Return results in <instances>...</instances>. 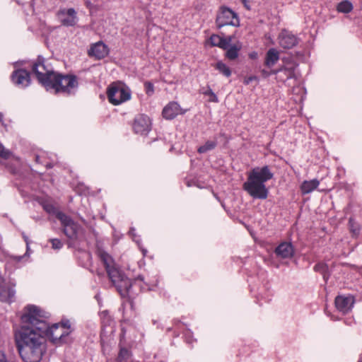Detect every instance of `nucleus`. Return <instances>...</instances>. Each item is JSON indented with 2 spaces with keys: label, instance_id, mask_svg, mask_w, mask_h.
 Listing matches in <instances>:
<instances>
[{
  "label": "nucleus",
  "instance_id": "obj_31",
  "mask_svg": "<svg viewBox=\"0 0 362 362\" xmlns=\"http://www.w3.org/2000/svg\"><path fill=\"white\" fill-rule=\"evenodd\" d=\"M144 86H145L146 94L148 95H153V93L154 92L153 85L151 82H146L144 83Z\"/></svg>",
  "mask_w": 362,
  "mask_h": 362
},
{
  "label": "nucleus",
  "instance_id": "obj_34",
  "mask_svg": "<svg viewBox=\"0 0 362 362\" xmlns=\"http://www.w3.org/2000/svg\"><path fill=\"white\" fill-rule=\"evenodd\" d=\"M10 156V152L6 150L1 144H0V156L4 158H8Z\"/></svg>",
  "mask_w": 362,
  "mask_h": 362
},
{
  "label": "nucleus",
  "instance_id": "obj_35",
  "mask_svg": "<svg viewBox=\"0 0 362 362\" xmlns=\"http://www.w3.org/2000/svg\"><path fill=\"white\" fill-rule=\"evenodd\" d=\"M287 78H292L294 76V72L293 69H282Z\"/></svg>",
  "mask_w": 362,
  "mask_h": 362
},
{
  "label": "nucleus",
  "instance_id": "obj_32",
  "mask_svg": "<svg viewBox=\"0 0 362 362\" xmlns=\"http://www.w3.org/2000/svg\"><path fill=\"white\" fill-rule=\"evenodd\" d=\"M52 243V247L54 250H59L62 248L63 244L59 239H52L50 240Z\"/></svg>",
  "mask_w": 362,
  "mask_h": 362
},
{
  "label": "nucleus",
  "instance_id": "obj_40",
  "mask_svg": "<svg viewBox=\"0 0 362 362\" xmlns=\"http://www.w3.org/2000/svg\"><path fill=\"white\" fill-rule=\"evenodd\" d=\"M44 208H45V209L47 211H48V212H49V213H50L51 211H52V210H53V207H52V206H49V205L45 206H44Z\"/></svg>",
  "mask_w": 362,
  "mask_h": 362
},
{
  "label": "nucleus",
  "instance_id": "obj_36",
  "mask_svg": "<svg viewBox=\"0 0 362 362\" xmlns=\"http://www.w3.org/2000/svg\"><path fill=\"white\" fill-rule=\"evenodd\" d=\"M257 76H250L245 77L243 82L245 84L248 85L252 81H257Z\"/></svg>",
  "mask_w": 362,
  "mask_h": 362
},
{
  "label": "nucleus",
  "instance_id": "obj_19",
  "mask_svg": "<svg viewBox=\"0 0 362 362\" xmlns=\"http://www.w3.org/2000/svg\"><path fill=\"white\" fill-rule=\"evenodd\" d=\"M275 253L277 257L282 259L291 258L293 255L294 250L291 243L284 242L276 248Z\"/></svg>",
  "mask_w": 362,
  "mask_h": 362
},
{
  "label": "nucleus",
  "instance_id": "obj_20",
  "mask_svg": "<svg viewBox=\"0 0 362 362\" xmlns=\"http://www.w3.org/2000/svg\"><path fill=\"white\" fill-rule=\"evenodd\" d=\"M15 284L7 285L0 290V300L5 303H11L14 300L16 291Z\"/></svg>",
  "mask_w": 362,
  "mask_h": 362
},
{
  "label": "nucleus",
  "instance_id": "obj_14",
  "mask_svg": "<svg viewBox=\"0 0 362 362\" xmlns=\"http://www.w3.org/2000/svg\"><path fill=\"white\" fill-rule=\"evenodd\" d=\"M58 16L65 26H74L77 21L76 12L74 8L62 9L59 11Z\"/></svg>",
  "mask_w": 362,
  "mask_h": 362
},
{
  "label": "nucleus",
  "instance_id": "obj_3",
  "mask_svg": "<svg viewBox=\"0 0 362 362\" xmlns=\"http://www.w3.org/2000/svg\"><path fill=\"white\" fill-rule=\"evenodd\" d=\"M50 81L47 83L46 89L55 93L71 95L74 93L78 86L77 76L73 74H62L56 72L49 76Z\"/></svg>",
  "mask_w": 362,
  "mask_h": 362
},
{
  "label": "nucleus",
  "instance_id": "obj_12",
  "mask_svg": "<svg viewBox=\"0 0 362 362\" xmlns=\"http://www.w3.org/2000/svg\"><path fill=\"white\" fill-rule=\"evenodd\" d=\"M335 307L338 311L343 314L349 313L354 303L352 296H338L335 298Z\"/></svg>",
  "mask_w": 362,
  "mask_h": 362
},
{
  "label": "nucleus",
  "instance_id": "obj_41",
  "mask_svg": "<svg viewBox=\"0 0 362 362\" xmlns=\"http://www.w3.org/2000/svg\"><path fill=\"white\" fill-rule=\"evenodd\" d=\"M10 257H11V259H13L16 260V261H18H18H20V260L21 259V258H22V257H21V256H19V257L11 256Z\"/></svg>",
  "mask_w": 362,
  "mask_h": 362
},
{
  "label": "nucleus",
  "instance_id": "obj_9",
  "mask_svg": "<svg viewBox=\"0 0 362 362\" xmlns=\"http://www.w3.org/2000/svg\"><path fill=\"white\" fill-rule=\"evenodd\" d=\"M32 69L35 74L39 82L45 88H46L47 83L51 81L49 76L56 73L48 70L44 64V60L42 59H38L37 62L33 64Z\"/></svg>",
  "mask_w": 362,
  "mask_h": 362
},
{
  "label": "nucleus",
  "instance_id": "obj_13",
  "mask_svg": "<svg viewBox=\"0 0 362 362\" xmlns=\"http://www.w3.org/2000/svg\"><path fill=\"white\" fill-rule=\"evenodd\" d=\"M12 82L21 88L27 87L30 82V73L25 69H18L11 74Z\"/></svg>",
  "mask_w": 362,
  "mask_h": 362
},
{
  "label": "nucleus",
  "instance_id": "obj_2",
  "mask_svg": "<svg viewBox=\"0 0 362 362\" xmlns=\"http://www.w3.org/2000/svg\"><path fill=\"white\" fill-rule=\"evenodd\" d=\"M272 177L273 173L268 166L255 168L247 173V179L243 188L253 199H265L269 194L265 182Z\"/></svg>",
  "mask_w": 362,
  "mask_h": 362
},
{
  "label": "nucleus",
  "instance_id": "obj_30",
  "mask_svg": "<svg viewBox=\"0 0 362 362\" xmlns=\"http://www.w3.org/2000/svg\"><path fill=\"white\" fill-rule=\"evenodd\" d=\"M204 94L205 95H207L209 96V101L210 102H214V103H217L218 100V98L217 96L216 95V94L212 91L211 89H208L207 90H206Z\"/></svg>",
  "mask_w": 362,
  "mask_h": 362
},
{
  "label": "nucleus",
  "instance_id": "obj_29",
  "mask_svg": "<svg viewBox=\"0 0 362 362\" xmlns=\"http://www.w3.org/2000/svg\"><path fill=\"white\" fill-rule=\"evenodd\" d=\"M349 228L351 232L354 235H356L358 234L360 228L358 225L354 221L353 219L350 218L349 220Z\"/></svg>",
  "mask_w": 362,
  "mask_h": 362
},
{
  "label": "nucleus",
  "instance_id": "obj_33",
  "mask_svg": "<svg viewBox=\"0 0 362 362\" xmlns=\"http://www.w3.org/2000/svg\"><path fill=\"white\" fill-rule=\"evenodd\" d=\"M327 266L322 263L317 264L315 266V270L317 272H320L322 274H325V272L327 271Z\"/></svg>",
  "mask_w": 362,
  "mask_h": 362
},
{
  "label": "nucleus",
  "instance_id": "obj_22",
  "mask_svg": "<svg viewBox=\"0 0 362 362\" xmlns=\"http://www.w3.org/2000/svg\"><path fill=\"white\" fill-rule=\"evenodd\" d=\"M279 59V52L275 49H270L266 54L264 64L268 67H272L278 62Z\"/></svg>",
  "mask_w": 362,
  "mask_h": 362
},
{
  "label": "nucleus",
  "instance_id": "obj_15",
  "mask_svg": "<svg viewBox=\"0 0 362 362\" xmlns=\"http://www.w3.org/2000/svg\"><path fill=\"white\" fill-rule=\"evenodd\" d=\"M185 112L180 105L176 102H170L166 105L162 112L163 116L166 119H173L179 115Z\"/></svg>",
  "mask_w": 362,
  "mask_h": 362
},
{
  "label": "nucleus",
  "instance_id": "obj_17",
  "mask_svg": "<svg viewBox=\"0 0 362 362\" xmlns=\"http://www.w3.org/2000/svg\"><path fill=\"white\" fill-rule=\"evenodd\" d=\"M108 52L107 47L103 42H98L91 46L88 51V55L97 59H100L105 57Z\"/></svg>",
  "mask_w": 362,
  "mask_h": 362
},
{
  "label": "nucleus",
  "instance_id": "obj_1",
  "mask_svg": "<svg viewBox=\"0 0 362 362\" xmlns=\"http://www.w3.org/2000/svg\"><path fill=\"white\" fill-rule=\"evenodd\" d=\"M45 332L22 325L15 332L18 352L25 362H39L44 351L42 335Z\"/></svg>",
  "mask_w": 362,
  "mask_h": 362
},
{
  "label": "nucleus",
  "instance_id": "obj_39",
  "mask_svg": "<svg viewBox=\"0 0 362 362\" xmlns=\"http://www.w3.org/2000/svg\"><path fill=\"white\" fill-rule=\"evenodd\" d=\"M249 57L250 58L255 59L257 57V53L256 52H252L249 54Z\"/></svg>",
  "mask_w": 362,
  "mask_h": 362
},
{
  "label": "nucleus",
  "instance_id": "obj_11",
  "mask_svg": "<svg viewBox=\"0 0 362 362\" xmlns=\"http://www.w3.org/2000/svg\"><path fill=\"white\" fill-rule=\"evenodd\" d=\"M151 119L144 114L138 115L134 119L133 129L136 134L144 135L151 129Z\"/></svg>",
  "mask_w": 362,
  "mask_h": 362
},
{
  "label": "nucleus",
  "instance_id": "obj_26",
  "mask_svg": "<svg viewBox=\"0 0 362 362\" xmlns=\"http://www.w3.org/2000/svg\"><path fill=\"white\" fill-rule=\"evenodd\" d=\"M216 146V142L215 141H207L204 145L199 146L197 151L199 153H205L213 150Z\"/></svg>",
  "mask_w": 362,
  "mask_h": 362
},
{
  "label": "nucleus",
  "instance_id": "obj_42",
  "mask_svg": "<svg viewBox=\"0 0 362 362\" xmlns=\"http://www.w3.org/2000/svg\"><path fill=\"white\" fill-rule=\"evenodd\" d=\"M358 362H362V361H358Z\"/></svg>",
  "mask_w": 362,
  "mask_h": 362
},
{
  "label": "nucleus",
  "instance_id": "obj_25",
  "mask_svg": "<svg viewBox=\"0 0 362 362\" xmlns=\"http://www.w3.org/2000/svg\"><path fill=\"white\" fill-rule=\"evenodd\" d=\"M353 9L352 4L348 1H343L337 5V11L341 13H348Z\"/></svg>",
  "mask_w": 362,
  "mask_h": 362
},
{
  "label": "nucleus",
  "instance_id": "obj_38",
  "mask_svg": "<svg viewBox=\"0 0 362 362\" xmlns=\"http://www.w3.org/2000/svg\"><path fill=\"white\" fill-rule=\"evenodd\" d=\"M0 362H6V356L4 353L0 351Z\"/></svg>",
  "mask_w": 362,
  "mask_h": 362
},
{
  "label": "nucleus",
  "instance_id": "obj_5",
  "mask_svg": "<svg viewBox=\"0 0 362 362\" xmlns=\"http://www.w3.org/2000/svg\"><path fill=\"white\" fill-rule=\"evenodd\" d=\"M107 95L110 103L117 105L131 98V90L122 82H115L108 87Z\"/></svg>",
  "mask_w": 362,
  "mask_h": 362
},
{
  "label": "nucleus",
  "instance_id": "obj_18",
  "mask_svg": "<svg viewBox=\"0 0 362 362\" xmlns=\"http://www.w3.org/2000/svg\"><path fill=\"white\" fill-rule=\"evenodd\" d=\"M279 43L282 47L290 49L297 44V39L291 33L284 30L279 34Z\"/></svg>",
  "mask_w": 362,
  "mask_h": 362
},
{
  "label": "nucleus",
  "instance_id": "obj_4",
  "mask_svg": "<svg viewBox=\"0 0 362 362\" xmlns=\"http://www.w3.org/2000/svg\"><path fill=\"white\" fill-rule=\"evenodd\" d=\"M48 317V313L36 305H28L23 309L21 321L23 325H28L35 327L39 331L45 332L47 330L46 320Z\"/></svg>",
  "mask_w": 362,
  "mask_h": 362
},
{
  "label": "nucleus",
  "instance_id": "obj_21",
  "mask_svg": "<svg viewBox=\"0 0 362 362\" xmlns=\"http://www.w3.org/2000/svg\"><path fill=\"white\" fill-rule=\"evenodd\" d=\"M232 36L222 37L218 35H212L209 39V42L213 46H217L222 49H227L228 45L231 42Z\"/></svg>",
  "mask_w": 362,
  "mask_h": 362
},
{
  "label": "nucleus",
  "instance_id": "obj_6",
  "mask_svg": "<svg viewBox=\"0 0 362 362\" xmlns=\"http://www.w3.org/2000/svg\"><path fill=\"white\" fill-rule=\"evenodd\" d=\"M70 325L66 324H54L51 327L47 325L46 334L53 344H60L66 342V338L71 333Z\"/></svg>",
  "mask_w": 362,
  "mask_h": 362
},
{
  "label": "nucleus",
  "instance_id": "obj_23",
  "mask_svg": "<svg viewBox=\"0 0 362 362\" xmlns=\"http://www.w3.org/2000/svg\"><path fill=\"white\" fill-rule=\"evenodd\" d=\"M320 182L317 179H314L312 180H305L304 181L300 186V189L303 194H309L312 192L313 190L317 189Z\"/></svg>",
  "mask_w": 362,
  "mask_h": 362
},
{
  "label": "nucleus",
  "instance_id": "obj_37",
  "mask_svg": "<svg viewBox=\"0 0 362 362\" xmlns=\"http://www.w3.org/2000/svg\"><path fill=\"white\" fill-rule=\"evenodd\" d=\"M278 72V71L276 70H274V71H272L270 72L266 71V70H262V74L264 77H267L269 76L270 74H275Z\"/></svg>",
  "mask_w": 362,
  "mask_h": 362
},
{
  "label": "nucleus",
  "instance_id": "obj_27",
  "mask_svg": "<svg viewBox=\"0 0 362 362\" xmlns=\"http://www.w3.org/2000/svg\"><path fill=\"white\" fill-rule=\"evenodd\" d=\"M215 68L227 77L231 75V71L229 67L221 62H217L215 65Z\"/></svg>",
  "mask_w": 362,
  "mask_h": 362
},
{
  "label": "nucleus",
  "instance_id": "obj_8",
  "mask_svg": "<svg viewBox=\"0 0 362 362\" xmlns=\"http://www.w3.org/2000/svg\"><path fill=\"white\" fill-rule=\"evenodd\" d=\"M216 25L221 28L225 25H239V19L235 13L227 8H221L216 17Z\"/></svg>",
  "mask_w": 362,
  "mask_h": 362
},
{
  "label": "nucleus",
  "instance_id": "obj_7",
  "mask_svg": "<svg viewBox=\"0 0 362 362\" xmlns=\"http://www.w3.org/2000/svg\"><path fill=\"white\" fill-rule=\"evenodd\" d=\"M98 256L103 264L108 276L111 281H116L119 278V269L116 266L112 257L103 250H98Z\"/></svg>",
  "mask_w": 362,
  "mask_h": 362
},
{
  "label": "nucleus",
  "instance_id": "obj_16",
  "mask_svg": "<svg viewBox=\"0 0 362 362\" xmlns=\"http://www.w3.org/2000/svg\"><path fill=\"white\" fill-rule=\"evenodd\" d=\"M120 276L116 281L112 282L116 286L120 295L123 297L127 296L132 287V281L129 279L127 278L119 270Z\"/></svg>",
  "mask_w": 362,
  "mask_h": 362
},
{
  "label": "nucleus",
  "instance_id": "obj_10",
  "mask_svg": "<svg viewBox=\"0 0 362 362\" xmlns=\"http://www.w3.org/2000/svg\"><path fill=\"white\" fill-rule=\"evenodd\" d=\"M56 216L64 227L65 235L69 238H76L80 229L79 226L62 212H57Z\"/></svg>",
  "mask_w": 362,
  "mask_h": 362
},
{
  "label": "nucleus",
  "instance_id": "obj_24",
  "mask_svg": "<svg viewBox=\"0 0 362 362\" xmlns=\"http://www.w3.org/2000/svg\"><path fill=\"white\" fill-rule=\"evenodd\" d=\"M240 49L241 45L240 44H235L233 45H230L229 44L228 48L225 49L226 50V57L230 60L235 59L238 57V52L240 50Z\"/></svg>",
  "mask_w": 362,
  "mask_h": 362
},
{
  "label": "nucleus",
  "instance_id": "obj_28",
  "mask_svg": "<svg viewBox=\"0 0 362 362\" xmlns=\"http://www.w3.org/2000/svg\"><path fill=\"white\" fill-rule=\"evenodd\" d=\"M130 357V352L127 349L122 348L120 349L118 356V360L120 362L127 360Z\"/></svg>",
  "mask_w": 362,
  "mask_h": 362
}]
</instances>
